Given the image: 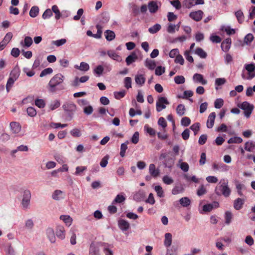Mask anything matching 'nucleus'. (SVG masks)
I'll list each match as a JSON object with an SVG mask.
<instances>
[{
	"instance_id": "052dcab7",
	"label": "nucleus",
	"mask_w": 255,
	"mask_h": 255,
	"mask_svg": "<svg viewBox=\"0 0 255 255\" xmlns=\"http://www.w3.org/2000/svg\"><path fill=\"white\" fill-rule=\"evenodd\" d=\"M255 147V144L253 142H247L245 143V149L248 151H252Z\"/></svg>"
},
{
	"instance_id": "7ed1b4c3",
	"label": "nucleus",
	"mask_w": 255,
	"mask_h": 255,
	"mask_svg": "<svg viewBox=\"0 0 255 255\" xmlns=\"http://www.w3.org/2000/svg\"><path fill=\"white\" fill-rule=\"evenodd\" d=\"M169 104V102L165 97H160L156 103V110L158 112L161 111L166 107V105Z\"/></svg>"
},
{
	"instance_id": "2eb2a0df",
	"label": "nucleus",
	"mask_w": 255,
	"mask_h": 255,
	"mask_svg": "<svg viewBox=\"0 0 255 255\" xmlns=\"http://www.w3.org/2000/svg\"><path fill=\"white\" fill-rule=\"evenodd\" d=\"M46 233L49 241L51 243H54L56 241V238L54 235V233L53 229L51 228L47 229L46 231Z\"/></svg>"
},
{
	"instance_id": "e433bc0d",
	"label": "nucleus",
	"mask_w": 255,
	"mask_h": 255,
	"mask_svg": "<svg viewBox=\"0 0 255 255\" xmlns=\"http://www.w3.org/2000/svg\"><path fill=\"white\" fill-rule=\"evenodd\" d=\"M129 142L127 141L125 143H123L121 145V151H120V155L122 157H124L125 155V153L127 149L128 148V144Z\"/></svg>"
},
{
	"instance_id": "423d86ee",
	"label": "nucleus",
	"mask_w": 255,
	"mask_h": 255,
	"mask_svg": "<svg viewBox=\"0 0 255 255\" xmlns=\"http://www.w3.org/2000/svg\"><path fill=\"white\" fill-rule=\"evenodd\" d=\"M203 14L204 13L202 10H198L197 11L191 12L189 14V16L194 20L199 21L202 19Z\"/></svg>"
},
{
	"instance_id": "5701e85b",
	"label": "nucleus",
	"mask_w": 255,
	"mask_h": 255,
	"mask_svg": "<svg viewBox=\"0 0 255 255\" xmlns=\"http://www.w3.org/2000/svg\"><path fill=\"white\" fill-rule=\"evenodd\" d=\"M137 58V56L135 53L133 52L130 55L128 56L126 59V62L127 65H129L130 64L134 62Z\"/></svg>"
},
{
	"instance_id": "e2e57ef3",
	"label": "nucleus",
	"mask_w": 255,
	"mask_h": 255,
	"mask_svg": "<svg viewBox=\"0 0 255 255\" xmlns=\"http://www.w3.org/2000/svg\"><path fill=\"white\" fill-rule=\"evenodd\" d=\"M174 81L177 84H181L184 83L185 80L183 76H177L174 77Z\"/></svg>"
},
{
	"instance_id": "864d4df0",
	"label": "nucleus",
	"mask_w": 255,
	"mask_h": 255,
	"mask_svg": "<svg viewBox=\"0 0 255 255\" xmlns=\"http://www.w3.org/2000/svg\"><path fill=\"white\" fill-rule=\"evenodd\" d=\"M154 189L158 196L159 197H163L164 196V192L162 188L160 186H156L154 188Z\"/></svg>"
},
{
	"instance_id": "79ce46f5",
	"label": "nucleus",
	"mask_w": 255,
	"mask_h": 255,
	"mask_svg": "<svg viewBox=\"0 0 255 255\" xmlns=\"http://www.w3.org/2000/svg\"><path fill=\"white\" fill-rule=\"evenodd\" d=\"M176 111L177 114L180 116H182L185 114V106L182 104L179 105L176 109Z\"/></svg>"
},
{
	"instance_id": "c03bdc74",
	"label": "nucleus",
	"mask_w": 255,
	"mask_h": 255,
	"mask_svg": "<svg viewBox=\"0 0 255 255\" xmlns=\"http://www.w3.org/2000/svg\"><path fill=\"white\" fill-rule=\"evenodd\" d=\"M104 71V67L103 66L100 65L97 66L94 69V73L98 76H101Z\"/></svg>"
},
{
	"instance_id": "4468645a",
	"label": "nucleus",
	"mask_w": 255,
	"mask_h": 255,
	"mask_svg": "<svg viewBox=\"0 0 255 255\" xmlns=\"http://www.w3.org/2000/svg\"><path fill=\"white\" fill-rule=\"evenodd\" d=\"M215 118L216 113L215 112H212L209 115L206 124L208 128H211L213 127Z\"/></svg>"
},
{
	"instance_id": "3c124183",
	"label": "nucleus",
	"mask_w": 255,
	"mask_h": 255,
	"mask_svg": "<svg viewBox=\"0 0 255 255\" xmlns=\"http://www.w3.org/2000/svg\"><path fill=\"white\" fill-rule=\"evenodd\" d=\"M35 105L39 108H43L45 106V102L43 99H37L35 101Z\"/></svg>"
},
{
	"instance_id": "49530a36",
	"label": "nucleus",
	"mask_w": 255,
	"mask_h": 255,
	"mask_svg": "<svg viewBox=\"0 0 255 255\" xmlns=\"http://www.w3.org/2000/svg\"><path fill=\"white\" fill-rule=\"evenodd\" d=\"M254 37L253 34L249 33L244 38V43L247 45L250 44L254 40Z\"/></svg>"
},
{
	"instance_id": "bf43d9fd",
	"label": "nucleus",
	"mask_w": 255,
	"mask_h": 255,
	"mask_svg": "<svg viewBox=\"0 0 255 255\" xmlns=\"http://www.w3.org/2000/svg\"><path fill=\"white\" fill-rule=\"evenodd\" d=\"M27 113L29 116L33 117L36 116L37 113L34 108L29 107L27 109Z\"/></svg>"
},
{
	"instance_id": "7c9ffc66",
	"label": "nucleus",
	"mask_w": 255,
	"mask_h": 255,
	"mask_svg": "<svg viewBox=\"0 0 255 255\" xmlns=\"http://www.w3.org/2000/svg\"><path fill=\"white\" fill-rule=\"evenodd\" d=\"M60 105V102L57 100H55L52 101L48 105L49 108L50 110L53 111L58 108Z\"/></svg>"
},
{
	"instance_id": "f03ea898",
	"label": "nucleus",
	"mask_w": 255,
	"mask_h": 255,
	"mask_svg": "<svg viewBox=\"0 0 255 255\" xmlns=\"http://www.w3.org/2000/svg\"><path fill=\"white\" fill-rule=\"evenodd\" d=\"M31 196V192L29 190H25L23 191L21 203L22 209L25 210L29 208Z\"/></svg>"
},
{
	"instance_id": "c85d7f7f",
	"label": "nucleus",
	"mask_w": 255,
	"mask_h": 255,
	"mask_svg": "<svg viewBox=\"0 0 255 255\" xmlns=\"http://www.w3.org/2000/svg\"><path fill=\"white\" fill-rule=\"evenodd\" d=\"M172 243V235L170 233H166L165 235L164 245L168 247Z\"/></svg>"
},
{
	"instance_id": "412c9836",
	"label": "nucleus",
	"mask_w": 255,
	"mask_h": 255,
	"mask_svg": "<svg viewBox=\"0 0 255 255\" xmlns=\"http://www.w3.org/2000/svg\"><path fill=\"white\" fill-rule=\"evenodd\" d=\"M89 255H100L98 247L93 243L90 246Z\"/></svg>"
},
{
	"instance_id": "b1692460",
	"label": "nucleus",
	"mask_w": 255,
	"mask_h": 255,
	"mask_svg": "<svg viewBox=\"0 0 255 255\" xmlns=\"http://www.w3.org/2000/svg\"><path fill=\"white\" fill-rule=\"evenodd\" d=\"M204 3V0H189L187 7L188 8H191L197 5L203 4Z\"/></svg>"
},
{
	"instance_id": "58836bf2",
	"label": "nucleus",
	"mask_w": 255,
	"mask_h": 255,
	"mask_svg": "<svg viewBox=\"0 0 255 255\" xmlns=\"http://www.w3.org/2000/svg\"><path fill=\"white\" fill-rule=\"evenodd\" d=\"M66 41L67 40L66 39L62 38L57 40H53L52 41L51 43L52 45H54L57 47H59L65 44Z\"/></svg>"
},
{
	"instance_id": "473e14b6",
	"label": "nucleus",
	"mask_w": 255,
	"mask_h": 255,
	"mask_svg": "<svg viewBox=\"0 0 255 255\" xmlns=\"http://www.w3.org/2000/svg\"><path fill=\"white\" fill-rule=\"evenodd\" d=\"M235 15L240 23H243L244 21V15L241 10H239L235 12Z\"/></svg>"
},
{
	"instance_id": "13d9d810",
	"label": "nucleus",
	"mask_w": 255,
	"mask_h": 255,
	"mask_svg": "<svg viewBox=\"0 0 255 255\" xmlns=\"http://www.w3.org/2000/svg\"><path fill=\"white\" fill-rule=\"evenodd\" d=\"M225 217L226 224H227L228 225L231 222L232 219V214L231 212H230L229 211H227L225 213Z\"/></svg>"
},
{
	"instance_id": "a211bd4d",
	"label": "nucleus",
	"mask_w": 255,
	"mask_h": 255,
	"mask_svg": "<svg viewBox=\"0 0 255 255\" xmlns=\"http://www.w3.org/2000/svg\"><path fill=\"white\" fill-rule=\"evenodd\" d=\"M222 194L225 197H228L231 194V190L227 184L221 185L219 186Z\"/></svg>"
},
{
	"instance_id": "f3484780",
	"label": "nucleus",
	"mask_w": 255,
	"mask_h": 255,
	"mask_svg": "<svg viewBox=\"0 0 255 255\" xmlns=\"http://www.w3.org/2000/svg\"><path fill=\"white\" fill-rule=\"evenodd\" d=\"M193 80L196 82H199L203 85H205L207 83V80H205L203 76L200 74H195L193 77Z\"/></svg>"
},
{
	"instance_id": "dca6fc26",
	"label": "nucleus",
	"mask_w": 255,
	"mask_h": 255,
	"mask_svg": "<svg viewBox=\"0 0 255 255\" xmlns=\"http://www.w3.org/2000/svg\"><path fill=\"white\" fill-rule=\"evenodd\" d=\"M232 40L230 38H226L221 44L222 49L225 51H228L230 48Z\"/></svg>"
},
{
	"instance_id": "1a4fd4ad",
	"label": "nucleus",
	"mask_w": 255,
	"mask_h": 255,
	"mask_svg": "<svg viewBox=\"0 0 255 255\" xmlns=\"http://www.w3.org/2000/svg\"><path fill=\"white\" fill-rule=\"evenodd\" d=\"M10 129L12 133L17 134L21 130V126L19 123L15 122H11L10 124Z\"/></svg>"
},
{
	"instance_id": "9d476101",
	"label": "nucleus",
	"mask_w": 255,
	"mask_h": 255,
	"mask_svg": "<svg viewBox=\"0 0 255 255\" xmlns=\"http://www.w3.org/2000/svg\"><path fill=\"white\" fill-rule=\"evenodd\" d=\"M63 108L65 111L73 113L76 111L77 107L75 104L73 103H65L63 105Z\"/></svg>"
},
{
	"instance_id": "680f3d73",
	"label": "nucleus",
	"mask_w": 255,
	"mask_h": 255,
	"mask_svg": "<svg viewBox=\"0 0 255 255\" xmlns=\"http://www.w3.org/2000/svg\"><path fill=\"white\" fill-rule=\"evenodd\" d=\"M125 197L121 194H118L116 197L113 203H121L125 200Z\"/></svg>"
},
{
	"instance_id": "4c0bfd02",
	"label": "nucleus",
	"mask_w": 255,
	"mask_h": 255,
	"mask_svg": "<svg viewBox=\"0 0 255 255\" xmlns=\"http://www.w3.org/2000/svg\"><path fill=\"white\" fill-rule=\"evenodd\" d=\"M96 27L97 29V32L96 34H94V37L95 38L99 39L102 36L103 27L100 24H97L96 25Z\"/></svg>"
},
{
	"instance_id": "f257e3e1",
	"label": "nucleus",
	"mask_w": 255,
	"mask_h": 255,
	"mask_svg": "<svg viewBox=\"0 0 255 255\" xmlns=\"http://www.w3.org/2000/svg\"><path fill=\"white\" fill-rule=\"evenodd\" d=\"M64 76L60 74L54 75L49 81L48 84V90L52 93H54L58 90L63 89V88L59 89V86L64 81Z\"/></svg>"
},
{
	"instance_id": "c9c22d12",
	"label": "nucleus",
	"mask_w": 255,
	"mask_h": 255,
	"mask_svg": "<svg viewBox=\"0 0 255 255\" xmlns=\"http://www.w3.org/2000/svg\"><path fill=\"white\" fill-rule=\"evenodd\" d=\"M70 133L71 135L74 137H78L82 135V133L80 129L78 128H74L72 129Z\"/></svg>"
},
{
	"instance_id": "0e129e2a",
	"label": "nucleus",
	"mask_w": 255,
	"mask_h": 255,
	"mask_svg": "<svg viewBox=\"0 0 255 255\" xmlns=\"http://www.w3.org/2000/svg\"><path fill=\"white\" fill-rule=\"evenodd\" d=\"M165 72V68L161 66H157L155 70V74L157 76H160Z\"/></svg>"
},
{
	"instance_id": "ddd939ff",
	"label": "nucleus",
	"mask_w": 255,
	"mask_h": 255,
	"mask_svg": "<svg viewBox=\"0 0 255 255\" xmlns=\"http://www.w3.org/2000/svg\"><path fill=\"white\" fill-rule=\"evenodd\" d=\"M33 40L31 37L27 36L24 37L23 40L20 42V45L23 47H29L32 44Z\"/></svg>"
},
{
	"instance_id": "9b49d317",
	"label": "nucleus",
	"mask_w": 255,
	"mask_h": 255,
	"mask_svg": "<svg viewBox=\"0 0 255 255\" xmlns=\"http://www.w3.org/2000/svg\"><path fill=\"white\" fill-rule=\"evenodd\" d=\"M65 197L64 192L60 190H55L52 195V198L54 200L59 201L63 199Z\"/></svg>"
},
{
	"instance_id": "aec40b11",
	"label": "nucleus",
	"mask_w": 255,
	"mask_h": 255,
	"mask_svg": "<svg viewBox=\"0 0 255 255\" xmlns=\"http://www.w3.org/2000/svg\"><path fill=\"white\" fill-rule=\"evenodd\" d=\"M74 67L76 69L84 72L88 71L90 69L89 65L84 62H81L79 66L76 65Z\"/></svg>"
},
{
	"instance_id": "de8ad7c7",
	"label": "nucleus",
	"mask_w": 255,
	"mask_h": 255,
	"mask_svg": "<svg viewBox=\"0 0 255 255\" xmlns=\"http://www.w3.org/2000/svg\"><path fill=\"white\" fill-rule=\"evenodd\" d=\"M135 81L136 84L141 86L143 83V76L142 74H138L135 77Z\"/></svg>"
},
{
	"instance_id": "4d7b16f0",
	"label": "nucleus",
	"mask_w": 255,
	"mask_h": 255,
	"mask_svg": "<svg viewBox=\"0 0 255 255\" xmlns=\"http://www.w3.org/2000/svg\"><path fill=\"white\" fill-rule=\"evenodd\" d=\"M132 11L135 14H138L141 12H143V5H142L139 8L136 5H134L132 7Z\"/></svg>"
},
{
	"instance_id": "72a5a7b5",
	"label": "nucleus",
	"mask_w": 255,
	"mask_h": 255,
	"mask_svg": "<svg viewBox=\"0 0 255 255\" xmlns=\"http://www.w3.org/2000/svg\"><path fill=\"white\" fill-rule=\"evenodd\" d=\"M179 28V25L170 23L167 27V31L169 33H173L175 32L176 29L178 30Z\"/></svg>"
},
{
	"instance_id": "6e6d98bb",
	"label": "nucleus",
	"mask_w": 255,
	"mask_h": 255,
	"mask_svg": "<svg viewBox=\"0 0 255 255\" xmlns=\"http://www.w3.org/2000/svg\"><path fill=\"white\" fill-rule=\"evenodd\" d=\"M34 226V223L31 219H28L25 222V227L28 230H32Z\"/></svg>"
},
{
	"instance_id": "0eeeda50",
	"label": "nucleus",
	"mask_w": 255,
	"mask_h": 255,
	"mask_svg": "<svg viewBox=\"0 0 255 255\" xmlns=\"http://www.w3.org/2000/svg\"><path fill=\"white\" fill-rule=\"evenodd\" d=\"M56 235L61 240L65 238V230L63 226L57 225L56 228Z\"/></svg>"
},
{
	"instance_id": "ea45409f",
	"label": "nucleus",
	"mask_w": 255,
	"mask_h": 255,
	"mask_svg": "<svg viewBox=\"0 0 255 255\" xmlns=\"http://www.w3.org/2000/svg\"><path fill=\"white\" fill-rule=\"evenodd\" d=\"M179 202L183 207H187L191 203L190 200L187 197L181 198L179 200Z\"/></svg>"
},
{
	"instance_id": "6e6552de",
	"label": "nucleus",
	"mask_w": 255,
	"mask_h": 255,
	"mask_svg": "<svg viewBox=\"0 0 255 255\" xmlns=\"http://www.w3.org/2000/svg\"><path fill=\"white\" fill-rule=\"evenodd\" d=\"M107 53L109 57L115 61L118 62H121L123 61L122 57L113 50H108Z\"/></svg>"
},
{
	"instance_id": "393cba45",
	"label": "nucleus",
	"mask_w": 255,
	"mask_h": 255,
	"mask_svg": "<svg viewBox=\"0 0 255 255\" xmlns=\"http://www.w3.org/2000/svg\"><path fill=\"white\" fill-rule=\"evenodd\" d=\"M195 54H197L201 58H206L207 56V53L201 48L198 47L194 50Z\"/></svg>"
},
{
	"instance_id": "8fccbe9b",
	"label": "nucleus",
	"mask_w": 255,
	"mask_h": 255,
	"mask_svg": "<svg viewBox=\"0 0 255 255\" xmlns=\"http://www.w3.org/2000/svg\"><path fill=\"white\" fill-rule=\"evenodd\" d=\"M207 192V190L204 185H201L197 190V194L198 196H201L205 194Z\"/></svg>"
},
{
	"instance_id": "c756f323",
	"label": "nucleus",
	"mask_w": 255,
	"mask_h": 255,
	"mask_svg": "<svg viewBox=\"0 0 255 255\" xmlns=\"http://www.w3.org/2000/svg\"><path fill=\"white\" fill-rule=\"evenodd\" d=\"M20 75L19 70L18 68H14L10 74V78L14 80H16L19 77Z\"/></svg>"
},
{
	"instance_id": "338daca9",
	"label": "nucleus",
	"mask_w": 255,
	"mask_h": 255,
	"mask_svg": "<svg viewBox=\"0 0 255 255\" xmlns=\"http://www.w3.org/2000/svg\"><path fill=\"white\" fill-rule=\"evenodd\" d=\"M200 124L198 123H196L193 125H192L190 127V128L194 132V134L196 135L198 131L200 129Z\"/></svg>"
},
{
	"instance_id": "39448f33",
	"label": "nucleus",
	"mask_w": 255,
	"mask_h": 255,
	"mask_svg": "<svg viewBox=\"0 0 255 255\" xmlns=\"http://www.w3.org/2000/svg\"><path fill=\"white\" fill-rule=\"evenodd\" d=\"M245 69L248 71L247 79H252L255 77V64H247L245 65Z\"/></svg>"
},
{
	"instance_id": "20e7f679",
	"label": "nucleus",
	"mask_w": 255,
	"mask_h": 255,
	"mask_svg": "<svg viewBox=\"0 0 255 255\" xmlns=\"http://www.w3.org/2000/svg\"><path fill=\"white\" fill-rule=\"evenodd\" d=\"M244 110V114L247 118L250 117L254 109V106L247 102H244L240 107Z\"/></svg>"
},
{
	"instance_id": "bb28decb",
	"label": "nucleus",
	"mask_w": 255,
	"mask_h": 255,
	"mask_svg": "<svg viewBox=\"0 0 255 255\" xmlns=\"http://www.w3.org/2000/svg\"><path fill=\"white\" fill-rule=\"evenodd\" d=\"M149 170L151 175L154 177H157L159 175V170L156 168L155 166L153 164H151L149 165Z\"/></svg>"
},
{
	"instance_id": "69168bd1",
	"label": "nucleus",
	"mask_w": 255,
	"mask_h": 255,
	"mask_svg": "<svg viewBox=\"0 0 255 255\" xmlns=\"http://www.w3.org/2000/svg\"><path fill=\"white\" fill-rule=\"evenodd\" d=\"M224 104V101L222 99H217L214 103L215 107L217 109H220Z\"/></svg>"
},
{
	"instance_id": "a19ab883",
	"label": "nucleus",
	"mask_w": 255,
	"mask_h": 255,
	"mask_svg": "<svg viewBox=\"0 0 255 255\" xmlns=\"http://www.w3.org/2000/svg\"><path fill=\"white\" fill-rule=\"evenodd\" d=\"M52 11L55 14V18L59 19L61 16V14L58 9V6L56 5H54L52 7Z\"/></svg>"
},
{
	"instance_id": "4be33fe9",
	"label": "nucleus",
	"mask_w": 255,
	"mask_h": 255,
	"mask_svg": "<svg viewBox=\"0 0 255 255\" xmlns=\"http://www.w3.org/2000/svg\"><path fill=\"white\" fill-rule=\"evenodd\" d=\"M148 8L151 13H155L158 10V6L156 2L152 1L148 3Z\"/></svg>"
},
{
	"instance_id": "09e8293b",
	"label": "nucleus",
	"mask_w": 255,
	"mask_h": 255,
	"mask_svg": "<svg viewBox=\"0 0 255 255\" xmlns=\"http://www.w3.org/2000/svg\"><path fill=\"white\" fill-rule=\"evenodd\" d=\"M242 141H243V139L242 138H241L240 137L235 136V137L230 138L228 140V143H241Z\"/></svg>"
},
{
	"instance_id": "f704fd0d",
	"label": "nucleus",
	"mask_w": 255,
	"mask_h": 255,
	"mask_svg": "<svg viewBox=\"0 0 255 255\" xmlns=\"http://www.w3.org/2000/svg\"><path fill=\"white\" fill-rule=\"evenodd\" d=\"M39 13V8L36 6H32L29 11V15L31 17H35Z\"/></svg>"
},
{
	"instance_id": "a18cd8bd",
	"label": "nucleus",
	"mask_w": 255,
	"mask_h": 255,
	"mask_svg": "<svg viewBox=\"0 0 255 255\" xmlns=\"http://www.w3.org/2000/svg\"><path fill=\"white\" fill-rule=\"evenodd\" d=\"M184 190L183 187L181 185L175 186L172 190V193L173 195H176L182 193Z\"/></svg>"
},
{
	"instance_id": "603ef678",
	"label": "nucleus",
	"mask_w": 255,
	"mask_h": 255,
	"mask_svg": "<svg viewBox=\"0 0 255 255\" xmlns=\"http://www.w3.org/2000/svg\"><path fill=\"white\" fill-rule=\"evenodd\" d=\"M93 112V108L92 106L89 104L86 107L83 108V112L86 115H91Z\"/></svg>"
},
{
	"instance_id": "f8f14e48",
	"label": "nucleus",
	"mask_w": 255,
	"mask_h": 255,
	"mask_svg": "<svg viewBox=\"0 0 255 255\" xmlns=\"http://www.w3.org/2000/svg\"><path fill=\"white\" fill-rule=\"evenodd\" d=\"M119 227L123 232L127 231L130 227L129 223L124 219H120L118 221Z\"/></svg>"
},
{
	"instance_id": "2f4dec72",
	"label": "nucleus",
	"mask_w": 255,
	"mask_h": 255,
	"mask_svg": "<svg viewBox=\"0 0 255 255\" xmlns=\"http://www.w3.org/2000/svg\"><path fill=\"white\" fill-rule=\"evenodd\" d=\"M146 66L150 70H153L156 67V63L154 60L147 59L145 61Z\"/></svg>"
},
{
	"instance_id": "5fc2aeb1",
	"label": "nucleus",
	"mask_w": 255,
	"mask_h": 255,
	"mask_svg": "<svg viewBox=\"0 0 255 255\" xmlns=\"http://www.w3.org/2000/svg\"><path fill=\"white\" fill-rule=\"evenodd\" d=\"M53 70L51 68H47L41 71L40 74V77H43L47 75L50 74L52 73Z\"/></svg>"
},
{
	"instance_id": "774afa93",
	"label": "nucleus",
	"mask_w": 255,
	"mask_h": 255,
	"mask_svg": "<svg viewBox=\"0 0 255 255\" xmlns=\"http://www.w3.org/2000/svg\"><path fill=\"white\" fill-rule=\"evenodd\" d=\"M190 119L186 117L183 118L181 121V125L184 127L188 126L190 124Z\"/></svg>"
},
{
	"instance_id": "a878e982",
	"label": "nucleus",
	"mask_w": 255,
	"mask_h": 255,
	"mask_svg": "<svg viewBox=\"0 0 255 255\" xmlns=\"http://www.w3.org/2000/svg\"><path fill=\"white\" fill-rule=\"evenodd\" d=\"M60 219L62 220L66 226L69 227L72 223V219L69 215H61Z\"/></svg>"
},
{
	"instance_id": "cd10ccee",
	"label": "nucleus",
	"mask_w": 255,
	"mask_h": 255,
	"mask_svg": "<svg viewBox=\"0 0 255 255\" xmlns=\"http://www.w3.org/2000/svg\"><path fill=\"white\" fill-rule=\"evenodd\" d=\"M105 38L108 41H112L115 38V34L114 31L110 30H107L105 32Z\"/></svg>"
},
{
	"instance_id": "37998d69",
	"label": "nucleus",
	"mask_w": 255,
	"mask_h": 255,
	"mask_svg": "<svg viewBox=\"0 0 255 255\" xmlns=\"http://www.w3.org/2000/svg\"><path fill=\"white\" fill-rule=\"evenodd\" d=\"M161 29V25L159 24H156L150 27L148 31L150 33L154 34L156 33Z\"/></svg>"
},
{
	"instance_id": "6ab92c4d",
	"label": "nucleus",
	"mask_w": 255,
	"mask_h": 255,
	"mask_svg": "<svg viewBox=\"0 0 255 255\" xmlns=\"http://www.w3.org/2000/svg\"><path fill=\"white\" fill-rule=\"evenodd\" d=\"M245 203V200L238 198L234 202V207L237 210H239L242 208Z\"/></svg>"
}]
</instances>
